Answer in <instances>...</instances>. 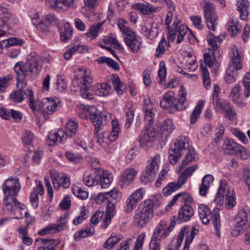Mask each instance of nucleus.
<instances>
[{"mask_svg":"<svg viewBox=\"0 0 250 250\" xmlns=\"http://www.w3.org/2000/svg\"><path fill=\"white\" fill-rule=\"evenodd\" d=\"M37 186L34 188L31 193L30 201L32 206L34 208H37L39 206L38 195H42L44 193L43 187L40 181H36Z\"/></svg>","mask_w":250,"mask_h":250,"instance_id":"aec40b11","label":"nucleus"},{"mask_svg":"<svg viewBox=\"0 0 250 250\" xmlns=\"http://www.w3.org/2000/svg\"><path fill=\"white\" fill-rule=\"evenodd\" d=\"M100 179L99 182L102 188H108L113 182V177L111 173L108 171L103 170L101 173L99 171Z\"/></svg>","mask_w":250,"mask_h":250,"instance_id":"5701e85b","label":"nucleus"},{"mask_svg":"<svg viewBox=\"0 0 250 250\" xmlns=\"http://www.w3.org/2000/svg\"><path fill=\"white\" fill-rule=\"evenodd\" d=\"M145 237V233H142L138 236V237L137 239L136 242L135 246L133 249V250H141L142 246H143V242L144 241Z\"/></svg>","mask_w":250,"mask_h":250,"instance_id":"338daca9","label":"nucleus"},{"mask_svg":"<svg viewBox=\"0 0 250 250\" xmlns=\"http://www.w3.org/2000/svg\"><path fill=\"white\" fill-rule=\"evenodd\" d=\"M137 171L133 168H129L122 173L119 182L121 187L129 185L132 182L136 176Z\"/></svg>","mask_w":250,"mask_h":250,"instance_id":"6ab92c4d","label":"nucleus"},{"mask_svg":"<svg viewBox=\"0 0 250 250\" xmlns=\"http://www.w3.org/2000/svg\"><path fill=\"white\" fill-rule=\"evenodd\" d=\"M160 69L158 71V76L160 78L159 83L164 84L165 83L167 70L165 63L164 62H161L159 64Z\"/></svg>","mask_w":250,"mask_h":250,"instance_id":"3c124183","label":"nucleus"},{"mask_svg":"<svg viewBox=\"0 0 250 250\" xmlns=\"http://www.w3.org/2000/svg\"><path fill=\"white\" fill-rule=\"evenodd\" d=\"M21 189V185L18 179L10 178L7 179L2 186L4 194L3 203L4 209L8 212L17 210H24L25 206L18 201L16 196Z\"/></svg>","mask_w":250,"mask_h":250,"instance_id":"7ed1b4c3","label":"nucleus"},{"mask_svg":"<svg viewBox=\"0 0 250 250\" xmlns=\"http://www.w3.org/2000/svg\"><path fill=\"white\" fill-rule=\"evenodd\" d=\"M240 85L238 84L235 85L232 88L230 96L233 101L239 100L240 96Z\"/></svg>","mask_w":250,"mask_h":250,"instance_id":"0e129e2a","label":"nucleus"},{"mask_svg":"<svg viewBox=\"0 0 250 250\" xmlns=\"http://www.w3.org/2000/svg\"><path fill=\"white\" fill-rule=\"evenodd\" d=\"M184 184L178 179L176 182L169 183L163 190L164 196H167L180 188Z\"/></svg>","mask_w":250,"mask_h":250,"instance_id":"7c9ffc66","label":"nucleus"},{"mask_svg":"<svg viewBox=\"0 0 250 250\" xmlns=\"http://www.w3.org/2000/svg\"><path fill=\"white\" fill-rule=\"evenodd\" d=\"M94 229L91 226L86 227L84 229L76 232L74 235L75 241H79L82 238H85L93 235Z\"/></svg>","mask_w":250,"mask_h":250,"instance_id":"72a5a7b5","label":"nucleus"},{"mask_svg":"<svg viewBox=\"0 0 250 250\" xmlns=\"http://www.w3.org/2000/svg\"><path fill=\"white\" fill-rule=\"evenodd\" d=\"M143 110L145 112V120L149 125L153 123L156 110L153 108V104L150 99H144Z\"/></svg>","mask_w":250,"mask_h":250,"instance_id":"f3484780","label":"nucleus"},{"mask_svg":"<svg viewBox=\"0 0 250 250\" xmlns=\"http://www.w3.org/2000/svg\"><path fill=\"white\" fill-rule=\"evenodd\" d=\"M121 239V237L120 235L111 236L105 241L104 245V247L106 249L110 250L113 248Z\"/></svg>","mask_w":250,"mask_h":250,"instance_id":"c03bdc74","label":"nucleus"},{"mask_svg":"<svg viewBox=\"0 0 250 250\" xmlns=\"http://www.w3.org/2000/svg\"><path fill=\"white\" fill-rule=\"evenodd\" d=\"M212 100L214 107L216 110H224V108L226 107V104H229L226 102L221 101L219 98V95L217 93L212 94Z\"/></svg>","mask_w":250,"mask_h":250,"instance_id":"49530a36","label":"nucleus"},{"mask_svg":"<svg viewBox=\"0 0 250 250\" xmlns=\"http://www.w3.org/2000/svg\"><path fill=\"white\" fill-rule=\"evenodd\" d=\"M236 205V201L233 196V193L230 190H228L226 195L225 205L227 208L230 209Z\"/></svg>","mask_w":250,"mask_h":250,"instance_id":"de8ad7c7","label":"nucleus"},{"mask_svg":"<svg viewBox=\"0 0 250 250\" xmlns=\"http://www.w3.org/2000/svg\"><path fill=\"white\" fill-rule=\"evenodd\" d=\"M60 102H56L51 98L42 99L39 104L41 113L43 115L45 120L49 118V115L52 114L58 109Z\"/></svg>","mask_w":250,"mask_h":250,"instance_id":"9d476101","label":"nucleus"},{"mask_svg":"<svg viewBox=\"0 0 250 250\" xmlns=\"http://www.w3.org/2000/svg\"><path fill=\"white\" fill-rule=\"evenodd\" d=\"M34 136L30 131H26L22 136V143L24 145H31L33 140H34Z\"/></svg>","mask_w":250,"mask_h":250,"instance_id":"bf43d9fd","label":"nucleus"},{"mask_svg":"<svg viewBox=\"0 0 250 250\" xmlns=\"http://www.w3.org/2000/svg\"><path fill=\"white\" fill-rule=\"evenodd\" d=\"M51 180L55 189H58L62 186L63 188L69 187L70 185L69 178L63 173L54 172L51 173Z\"/></svg>","mask_w":250,"mask_h":250,"instance_id":"2eb2a0df","label":"nucleus"},{"mask_svg":"<svg viewBox=\"0 0 250 250\" xmlns=\"http://www.w3.org/2000/svg\"><path fill=\"white\" fill-rule=\"evenodd\" d=\"M92 82V77L90 72H88L86 69L84 70L83 79L80 81V90L81 95L83 98L88 100L93 99V93L91 94L89 92Z\"/></svg>","mask_w":250,"mask_h":250,"instance_id":"f8f14e48","label":"nucleus"},{"mask_svg":"<svg viewBox=\"0 0 250 250\" xmlns=\"http://www.w3.org/2000/svg\"><path fill=\"white\" fill-rule=\"evenodd\" d=\"M242 148V146L234 142L233 141L226 139L224 140V144L222 146V149L227 154L233 155L237 154L238 150Z\"/></svg>","mask_w":250,"mask_h":250,"instance_id":"412c9836","label":"nucleus"},{"mask_svg":"<svg viewBox=\"0 0 250 250\" xmlns=\"http://www.w3.org/2000/svg\"><path fill=\"white\" fill-rule=\"evenodd\" d=\"M175 225V222L174 220L171 221L170 225L168 227L167 226V222L165 221H161L154 229L152 237L160 240L165 238L169 235Z\"/></svg>","mask_w":250,"mask_h":250,"instance_id":"9b49d317","label":"nucleus"},{"mask_svg":"<svg viewBox=\"0 0 250 250\" xmlns=\"http://www.w3.org/2000/svg\"><path fill=\"white\" fill-rule=\"evenodd\" d=\"M20 233L21 234V238L22 239V242L28 246H30L33 242V239L27 236V233L24 229H21L19 231Z\"/></svg>","mask_w":250,"mask_h":250,"instance_id":"e2e57ef3","label":"nucleus"},{"mask_svg":"<svg viewBox=\"0 0 250 250\" xmlns=\"http://www.w3.org/2000/svg\"><path fill=\"white\" fill-rule=\"evenodd\" d=\"M198 213L202 223L207 224L211 218L209 208L207 206L201 204L198 207Z\"/></svg>","mask_w":250,"mask_h":250,"instance_id":"bb28decb","label":"nucleus"},{"mask_svg":"<svg viewBox=\"0 0 250 250\" xmlns=\"http://www.w3.org/2000/svg\"><path fill=\"white\" fill-rule=\"evenodd\" d=\"M193 214L194 211L191 206L189 205H183L179 210L177 221L179 223L189 221Z\"/></svg>","mask_w":250,"mask_h":250,"instance_id":"a211bd4d","label":"nucleus"},{"mask_svg":"<svg viewBox=\"0 0 250 250\" xmlns=\"http://www.w3.org/2000/svg\"><path fill=\"white\" fill-rule=\"evenodd\" d=\"M186 96L185 89L183 86H180L178 99L174 97V94L172 91H168L164 94L160 102V106L170 113L174 112L175 110H183L187 106V103L186 101Z\"/></svg>","mask_w":250,"mask_h":250,"instance_id":"39448f33","label":"nucleus"},{"mask_svg":"<svg viewBox=\"0 0 250 250\" xmlns=\"http://www.w3.org/2000/svg\"><path fill=\"white\" fill-rule=\"evenodd\" d=\"M103 24V22L95 23L90 26L89 31L85 34V36L91 40L95 39L98 36Z\"/></svg>","mask_w":250,"mask_h":250,"instance_id":"473e14b6","label":"nucleus"},{"mask_svg":"<svg viewBox=\"0 0 250 250\" xmlns=\"http://www.w3.org/2000/svg\"><path fill=\"white\" fill-rule=\"evenodd\" d=\"M118 191L114 188L109 192L104 193H100L97 196L95 200L96 202L98 204L109 202L112 199H116L118 197Z\"/></svg>","mask_w":250,"mask_h":250,"instance_id":"4be33fe9","label":"nucleus"},{"mask_svg":"<svg viewBox=\"0 0 250 250\" xmlns=\"http://www.w3.org/2000/svg\"><path fill=\"white\" fill-rule=\"evenodd\" d=\"M65 157L71 162L78 163L82 159L81 156L78 154H74L70 152L65 153Z\"/></svg>","mask_w":250,"mask_h":250,"instance_id":"69168bd1","label":"nucleus"},{"mask_svg":"<svg viewBox=\"0 0 250 250\" xmlns=\"http://www.w3.org/2000/svg\"><path fill=\"white\" fill-rule=\"evenodd\" d=\"M213 177L210 174L206 175L203 180L199 189V193L202 196H205L210 184L213 181Z\"/></svg>","mask_w":250,"mask_h":250,"instance_id":"c756f323","label":"nucleus"},{"mask_svg":"<svg viewBox=\"0 0 250 250\" xmlns=\"http://www.w3.org/2000/svg\"><path fill=\"white\" fill-rule=\"evenodd\" d=\"M61 39L63 41H66L69 40L72 36V29L70 24L67 22L64 24L63 27L60 29Z\"/></svg>","mask_w":250,"mask_h":250,"instance_id":"c9c22d12","label":"nucleus"},{"mask_svg":"<svg viewBox=\"0 0 250 250\" xmlns=\"http://www.w3.org/2000/svg\"><path fill=\"white\" fill-rule=\"evenodd\" d=\"M23 42L24 41H23L21 39L12 38L8 40H4L2 41L0 44L1 47L8 48L14 45H21L23 44Z\"/></svg>","mask_w":250,"mask_h":250,"instance_id":"58836bf2","label":"nucleus"},{"mask_svg":"<svg viewBox=\"0 0 250 250\" xmlns=\"http://www.w3.org/2000/svg\"><path fill=\"white\" fill-rule=\"evenodd\" d=\"M111 82L114 87V89L118 95H121L123 93L122 89L123 84L120 81V78L117 74L112 75L111 78Z\"/></svg>","mask_w":250,"mask_h":250,"instance_id":"37998d69","label":"nucleus"},{"mask_svg":"<svg viewBox=\"0 0 250 250\" xmlns=\"http://www.w3.org/2000/svg\"><path fill=\"white\" fill-rule=\"evenodd\" d=\"M125 22V21H124V20L122 19H119L117 23L118 26L122 31L123 34L124 35V37L127 36L130 33H132V32H133L132 30L130 29L129 27H126L124 25Z\"/></svg>","mask_w":250,"mask_h":250,"instance_id":"052dcab7","label":"nucleus"},{"mask_svg":"<svg viewBox=\"0 0 250 250\" xmlns=\"http://www.w3.org/2000/svg\"><path fill=\"white\" fill-rule=\"evenodd\" d=\"M237 10L240 12V16L242 20H246L248 17L250 3L248 0H238L237 3Z\"/></svg>","mask_w":250,"mask_h":250,"instance_id":"cd10ccee","label":"nucleus"},{"mask_svg":"<svg viewBox=\"0 0 250 250\" xmlns=\"http://www.w3.org/2000/svg\"><path fill=\"white\" fill-rule=\"evenodd\" d=\"M137 202L134 200V197L130 195L126 201L125 210L127 213H129L136 206Z\"/></svg>","mask_w":250,"mask_h":250,"instance_id":"5fc2aeb1","label":"nucleus"},{"mask_svg":"<svg viewBox=\"0 0 250 250\" xmlns=\"http://www.w3.org/2000/svg\"><path fill=\"white\" fill-rule=\"evenodd\" d=\"M151 219L147 217L145 218V216L139 213L135 212L134 218V222L136 225L139 227H143L146 224L150 221Z\"/></svg>","mask_w":250,"mask_h":250,"instance_id":"79ce46f5","label":"nucleus"},{"mask_svg":"<svg viewBox=\"0 0 250 250\" xmlns=\"http://www.w3.org/2000/svg\"><path fill=\"white\" fill-rule=\"evenodd\" d=\"M219 209L218 208H214L212 215V223L213 227L216 231V234L220 236V229L221 228V223L220 220V215L219 213Z\"/></svg>","mask_w":250,"mask_h":250,"instance_id":"ea45409f","label":"nucleus"},{"mask_svg":"<svg viewBox=\"0 0 250 250\" xmlns=\"http://www.w3.org/2000/svg\"><path fill=\"white\" fill-rule=\"evenodd\" d=\"M161 157L159 154H156L152 158L151 162L146 168V170L141 177V181L146 183L153 180L159 169V163Z\"/></svg>","mask_w":250,"mask_h":250,"instance_id":"6e6552de","label":"nucleus"},{"mask_svg":"<svg viewBox=\"0 0 250 250\" xmlns=\"http://www.w3.org/2000/svg\"><path fill=\"white\" fill-rule=\"evenodd\" d=\"M214 40L215 39H213L212 36H210V37L208 36V42L210 47L209 49L213 51L212 55L214 57L216 56V55L219 54L218 45Z\"/></svg>","mask_w":250,"mask_h":250,"instance_id":"4d7b16f0","label":"nucleus"},{"mask_svg":"<svg viewBox=\"0 0 250 250\" xmlns=\"http://www.w3.org/2000/svg\"><path fill=\"white\" fill-rule=\"evenodd\" d=\"M100 177L99 171H95L93 173L89 174L85 172L83 176V181L84 184L88 187H92L99 183Z\"/></svg>","mask_w":250,"mask_h":250,"instance_id":"a878e982","label":"nucleus"},{"mask_svg":"<svg viewBox=\"0 0 250 250\" xmlns=\"http://www.w3.org/2000/svg\"><path fill=\"white\" fill-rule=\"evenodd\" d=\"M186 153L185 159L183 160L181 167H185L190 162L195 160L194 152L189 148L188 141L185 136L178 138L174 145L169 149V161L172 165L175 164L181 156Z\"/></svg>","mask_w":250,"mask_h":250,"instance_id":"20e7f679","label":"nucleus"},{"mask_svg":"<svg viewBox=\"0 0 250 250\" xmlns=\"http://www.w3.org/2000/svg\"><path fill=\"white\" fill-rule=\"evenodd\" d=\"M204 102L203 101H200L192 112L190 117V123L194 124L196 123V120L200 117L202 109L204 107Z\"/></svg>","mask_w":250,"mask_h":250,"instance_id":"f704fd0d","label":"nucleus"},{"mask_svg":"<svg viewBox=\"0 0 250 250\" xmlns=\"http://www.w3.org/2000/svg\"><path fill=\"white\" fill-rule=\"evenodd\" d=\"M124 39L126 45L132 52L136 53L139 51L142 46V41L134 32L124 36Z\"/></svg>","mask_w":250,"mask_h":250,"instance_id":"4468645a","label":"nucleus"},{"mask_svg":"<svg viewBox=\"0 0 250 250\" xmlns=\"http://www.w3.org/2000/svg\"><path fill=\"white\" fill-rule=\"evenodd\" d=\"M200 4L203 9L204 19L208 27L214 31L217 25L218 17L213 4L206 0H202Z\"/></svg>","mask_w":250,"mask_h":250,"instance_id":"0eeeda50","label":"nucleus"},{"mask_svg":"<svg viewBox=\"0 0 250 250\" xmlns=\"http://www.w3.org/2000/svg\"><path fill=\"white\" fill-rule=\"evenodd\" d=\"M88 111L90 120L95 126L94 136L97 142L103 147H106L110 142L116 140L120 132L118 121L112 120V128L110 133L104 132L99 134L102 125L106 124V121L110 119V115L105 111L98 112L94 106L91 107Z\"/></svg>","mask_w":250,"mask_h":250,"instance_id":"f03ea898","label":"nucleus"},{"mask_svg":"<svg viewBox=\"0 0 250 250\" xmlns=\"http://www.w3.org/2000/svg\"><path fill=\"white\" fill-rule=\"evenodd\" d=\"M154 205V202L151 200H147L141 203L136 212L139 213L145 216V218L147 217L151 219L153 216V208Z\"/></svg>","mask_w":250,"mask_h":250,"instance_id":"dca6fc26","label":"nucleus"},{"mask_svg":"<svg viewBox=\"0 0 250 250\" xmlns=\"http://www.w3.org/2000/svg\"><path fill=\"white\" fill-rule=\"evenodd\" d=\"M167 45V42L166 41V39L164 37H163L161 40L160 42L159 43V45L157 46L156 51V53L155 54V57L158 58L159 56L162 54H163L166 50L165 46Z\"/></svg>","mask_w":250,"mask_h":250,"instance_id":"13d9d810","label":"nucleus"},{"mask_svg":"<svg viewBox=\"0 0 250 250\" xmlns=\"http://www.w3.org/2000/svg\"><path fill=\"white\" fill-rule=\"evenodd\" d=\"M200 67L203 75L204 85L208 89L210 83L208 71L203 63L200 64Z\"/></svg>","mask_w":250,"mask_h":250,"instance_id":"8fccbe9b","label":"nucleus"},{"mask_svg":"<svg viewBox=\"0 0 250 250\" xmlns=\"http://www.w3.org/2000/svg\"><path fill=\"white\" fill-rule=\"evenodd\" d=\"M226 186L227 183L225 180H222L220 181V187L216 195L215 200L217 203H221V201L222 200L223 196L225 192Z\"/></svg>","mask_w":250,"mask_h":250,"instance_id":"a18cd8bd","label":"nucleus"},{"mask_svg":"<svg viewBox=\"0 0 250 250\" xmlns=\"http://www.w3.org/2000/svg\"><path fill=\"white\" fill-rule=\"evenodd\" d=\"M232 53V56L227 69L225 77V80L228 83H232L235 81L236 73L235 72V70L237 71L242 68L241 55L238 49L234 47Z\"/></svg>","mask_w":250,"mask_h":250,"instance_id":"423d86ee","label":"nucleus"},{"mask_svg":"<svg viewBox=\"0 0 250 250\" xmlns=\"http://www.w3.org/2000/svg\"><path fill=\"white\" fill-rule=\"evenodd\" d=\"M198 168V166L197 165H194L191 167H189L187 168L182 173L180 177L179 178V180L184 184L188 178L189 176H191L194 171L196 170Z\"/></svg>","mask_w":250,"mask_h":250,"instance_id":"a19ab883","label":"nucleus"},{"mask_svg":"<svg viewBox=\"0 0 250 250\" xmlns=\"http://www.w3.org/2000/svg\"><path fill=\"white\" fill-rule=\"evenodd\" d=\"M13 21V16L8 11L2 14V18H0V36H2L8 29V24Z\"/></svg>","mask_w":250,"mask_h":250,"instance_id":"b1692460","label":"nucleus"},{"mask_svg":"<svg viewBox=\"0 0 250 250\" xmlns=\"http://www.w3.org/2000/svg\"><path fill=\"white\" fill-rule=\"evenodd\" d=\"M48 139L52 142L51 145L57 143H63L66 140V135L62 129L59 130L57 132H50L48 135Z\"/></svg>","mask_w":250,"mask_h":250,"instance_id":"c85d7f7f","label":"nucleus"},{"mask_svg":"<svg viewBox=\"0 0 250 250\" xmlns=\"http://www.w3.org/2000/svg\"><path fill=\"white\" fill-rule=\"evenodd\" d=\"M249 227L250 223L248 222L247 212L244 209H240L235 218V227L232 234L235 236H238L243 232V230H246Z\"/></svg>","mask_w":250,"mask_h":250,"instance_id":"1a4fd4ad","label":"nucleus"},{"mask_svg":"<svg viewBox=\"0 0 250 250\" xmlns=\"http://www.w3.org/2000/svg\"><path fill=\"white\" fill-rule=\"evenodd\" d=\"M13 78L11 75L0 77V91L3 92L9 85V81Z\"/></svg>","mask_w":250,"mask_h":250,"instance_id":"6e6d98bb","label":"nucleus"},{"mask_svg":"<svg viewBox=\"0 0 250 250\" xmlns=\"http://www.w3.org/2000/svg\"><path fill=\"white\" fill-rule=\"evenodd\" d=\"M48 24H57L58 23V18L53 14H49L45 16L44 20Z\"/></svg>","mask_w":250,"mask_h":250,"instance_id":"774afa93","label":"nucleus"},{"mask_svg":"<svg viewBox=\"0 0 250 250\" xmlns=\"http://www.w3.org/2000/svg\"><path fill=\"white\" fill-rule=\"evenodd\" d=\"M156 135L157 132L153 128L149 126L146 129L142 131L139 140L141 146L146 148L152 146Z\"/></svg>","mask_w":250,"mask_h":250,"instance_id":"ddd939ff","label":"nucleus"},{"mask_svg":"<svg viewBox=\"0 0 250 250\" xmlns=\"http://www.w3.org/2000/svg\"><path fill=\"white\" fill-rule=\"evenodd\" d=\"M175 127L171 119H167L162 124L160 132L163 136L167 137L174 129Z\"/></svg>","mask_w":250,"mask_h":250,"instance_id":"2f4dec72","label":"nucleus"},{"mask_svg":"<svg viewBox=\"0 0 250 250\" xmlns=\"http://www.w3.org/2000/svg\"><path fill=\"white\" fill-rule=\"evenodd\" d=\"M42 68L40 57L36 52H32L28 55L25 62H20L16 63L14 70L17 74V85L21 89L14 91L10 95L11 101L20 103L26 96L29 107L33 111H35V99L33 91L28 89L23 90V88L26 86L27 81H32L36 78Z\"/></svg>","mask_w":250,"mask_h":250,"instance_id":"f257e3e1","label":"nucleus"},{"mask_svg":"<svg viewBox=\"0 0 250 250\" xmlns=\"http://www.w3.org/2000/svg\"><path fill=\"white\" fill-rule=\"evenodd\" d=\"M78 125L77 123L72 120H69L66 125L65 135L66 139L67 136L72 137L77 132Z\"/></svg>","mask_w":250,"mask_h":250,"instance_id":"4c0bfd02","label":"nucleus"},{"mask_svg":"<svg viewBox=\"0 0 250 250\" xmlns=\"http://www.w3.org/2000/svg\"><path fill=\"white\" fill-rule=\"evenodd\" d=\"M46 5L52 8L55 9H63L62 4L60 0H47L46 1Z\"/></svg>","mask_w":250,"mask_h":250,"instance_id":"680f3d73","label":"nucleus"},{"mask_svg":"<svg viewBox=\"0 0 250 250\" xmlns=\"http://www.w3.org/2000/svg\"><path fill=\"white\" fill-rule=\"evenodd\" d=\"M56 244V240L53 239L38 238L35 241V245L40 247H50L52 244Z\"/></svg>","mask_w":250,"mask_h":250,"instance_id":"09e8293b","label":"nucleus"},{"mask_svg":"<svg viewBox=\"0 0 250 250\" xmlns=\"http://www.w3.org/2000/svg\"><path fill=\"white\" fill-rule=\"evenodd\" d=\"M228 31L231 37L235 36L240 32L241 27L238 22L231 20L228 22Z\"/></svg>","mask_w":250,"mask_h":250,"instance_id":"e433bc0d","label":"nucleus"},{"mask_svg":"<svg viewBox=\"0 0 250 250\" xmlns=\"http://www.w3.org/2000/svg\"><path fill=\"white\" fill-rule=\"evenodd\" d=\"M133 8L139 10L144 15H148L150 13L157 12L161 9L159 7H155L150 4L145 5L142 3H138L133 5Z\"/></svg>","mask_w":250,"mask_h":250,"instance_id":"393cba45","label":"nucleus"},{"mask_svg":"<svg viewBox=\"0 0 250 250\" xmlns=\"http://www.w3.org/2000/svg\"><path fill=\"white\" fill-rule=\"evenodd\" d=\"M243 85L245 88L244 95L246 97L250 96V71L246 73L243 79Z\"/></svg>","mask_w":250,"mask_h":250,"instance_id":"864d4df0","label":"nucleus"},{"mask_svg":"<svg viewBox=\"0 0 250 250\" xmlns=\"http://www.w3.org/2000/svg\"><path fill=\"white\" fill-rule=\"evenodd\" d=\"M223 110L226 112L224 115L226 118L230 121H234L236 119V113L232 109L229 104H227L226 107Z\"/></svg>","mask_w":250,"mask_h":250,"instance_id":"603ef678","label":"nucleus"}]
</instances>
